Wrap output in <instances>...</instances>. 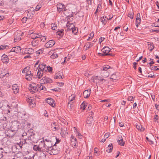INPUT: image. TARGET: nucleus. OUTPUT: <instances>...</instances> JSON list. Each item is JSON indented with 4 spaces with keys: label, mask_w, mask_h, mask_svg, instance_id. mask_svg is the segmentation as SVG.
Segmentation results:
<instances>
[{
    "label": "nucleus",
    "mask_w": 159,
    "mask_h": 159,
    "mask_svg": "<svg viewBox=\"0 0 159 159\" xmlns=\"http://www.w3.org/2000/svg\"><path fill=\"white\" fill-rule=\"evenodd\" d=\"M47 148L46 151L48 153L51 155H55L58 154V150L56 149L55 144L53 146H47Z\"/></svg>",
    "instance_id": "nucleus-1"
},
{
    "label": "nucleus",
    "mask_w": 159,
    "mask_h": 159,
    "mask_svg": "<svg viewBox=\"0 0 159 159\" xmlns=\"http://www.w3.org/2000/svg\"><path fill=\"white\" fill-rule=\"evenodd\" d=\"M111 49L107 47H105L102 50V53H99L98 54L102 56H105L108 55H111V54H108L111 51Z\"/></svg>",
    "instance_id": "nucleus-2"
},
{
    "label": "nucleus",
    "mask_w": 159,
    "mask_h": 159,
    "mask_svg": "<svg viewBox=\"0 0 159 159\" xmlns=\"http://www.w3.org/2000/svg\"><path fill=\"white\" fill-rule=\"evenodd\" d=\"M41 82H43V84H50L52 83V80L50 78L45 76L43 77V78L41 79Z\"/></svg>",
    "instance_id": "nucleus-3"
},
{
    "label": "nucleus",
    "mask_w": 159,
    "mask_h": 159,
    "mask_svg": "<svg viewBox=\"0 0 159 159\" xmlns=\"http://www.w3.org/2000/svg\"><path fill=\"white\" fill-rule=\"evenodd\" d=\"M39 68L38 70H41L43 72H45L47 71V69L46 68V65L43 63H41L39 64V65L38 66Z\"/></svg>",
    "instance_id": "nucleus-4"
},
{
    "label": "nucleus",
    "mask_w": 159,
    "mask_h": 159,
    "mask_svg": "<svg viewBox=\"0 0 159 159\" xmlns=\"http://www.w3.org/2000/svg\"><path fill=\"white\" fill-rule=\"evenodd\" d=\"M57 7L58 12L60 13L61 11H63L64 8H65V6L61 3L58 4L57 5Z\"/></svg>",
    "instance_id": "nucleus-5"
},
{
    "label": "nucleus",
    "mask_w": 159,
    "mask_h": 159,
    "mask_svg": "<svg viewBox=\"0 0 159 159\" xmlns=\"http://www.w3.org/2000/svg\"><path fill=\"white\" fill-rule=\"evenodd\" d=\"M16 134V131L14 130L8 129L7 132V134L8 137L10 138Z\"/></svg>",
    "instance_id": "nucleus-6"
},
{
    "label": "nucleus",
    "mask_w": 159,
    "mask_h": 159,
    "mask_svg": "<svg viewBox=\"0 0 159 159\" xmlns=\"http://www.w3.org/2000/svg\"><path fill=\"white\" fill-rule=\"evenodd\" d=\"M43 143L44 144V145L43 148H41L39 147V146L35 145H34L33 147V149L35 151L39 152H41L42 150H43V149H44V148H45V146H47L44 143V141Z\"/></svg>",
    "instance_id": "nucleus-7"
},
{
    "label": "nucleus",
    "mask_w": 159,
    "mask_h": 159,
    "mask_svg": "<svg viewBox=\"0 0 159 159\" xmlns=\"http://www.w3.org/2000/svg\"><path fill=\"white\" fill-rule=\"evenodd\" d=\"M55 43V42L54 40H50L46 43L45 46L47 48H51L54 45Z\"/></svg>",
    "instance_id": "nucleus-8"
},
{
    "label": "nucleus",
    "mask_w": 159,
    "mask_h": 159,
    "mask_svg": "<svg viewBox=\"0 0 159 159\" xmlns=\"http://www.w3.org/2000/svg\"><path fill=\"white\" fill-rule=\"evenodd\" d=\"M91 114H90L91 116L88 118L87 120H86V123L87 124L89 125H91L93 122V117L92 116V115L93 114V113L92 111H91Z\"/></svg>",
    "instance_id": "nucleus-9"
},
{
    "label": "nucleus",
    "mask_w": 159,
    "mask_h": 159,
    "mask_svg": "<svg viewBox=\"0 0 159 159\" xmlns=\"http://www.w3.org/2000/svg\"><path fill=\"white\" fill-rule=\"evenodd\" d=\"M62 12H63L64 15L67 17L72 16V12L69 10L66 9V8H64V9Z\"/></svg>",
    "instance_id": "nucleus-10"
},
{
    "label": "nucleus",
    "mask_w": 159,
    "mask_h": 159,
    "mask_svg": "<svg viewBox=\"0 0 159 159\" xmlns=\"http://www.w3.org/2000/svg\"><path fill=\"white\" fill-rule=\"evenodd\" d=\"M67 129L65 127L61 128V134L63 137H65L68 134L66 132Z\"/></svg>",
    "instance_id": "nucleus-11"
},
{
    "label": "nucleus",
    "mask_w": 159,
    "mask_h": 159,
    "mask_svg": "<svg viewBox=\"0 0 159 159\" xmlns=\"http://www.w3.org/2000/svg\"><path fill=\"white\" fill-rule=\"evenodd\" d=\"M12 89L13 91V93L15 94H16L19 92V89L17 84H14L12 87Z\"/></svg>",
    "instance_id": "nucleus-12"
},
{
    "label": "nucleus",
    "mask_w": 159,
    "mask_h": 159,
    "mask_svg": "<svg viewBox=\"0 0 159 159\" xmlns=\"http://www.w3.org/2000/svg\"><path fill=\"white\" fill-rule=\"evenodd\" d=\"M91 93V90L89 89L85 90L83 93V95L84 98H87L89 97Z\"/></svg>",
    "instance_id": "nucleus-13"
},
{
    "label": "nucleus",
    "mask_w": 159,
    "mask_h": 159,
    "mask_svg": "<svg viewBox=\"0 0 159 159\" xmlns=\"http://www.w3.org/2000/svg\"><path fill=\"white\" fill-rule=\"evenodd\" d=\"M21 48L20 47H15L12 48L11 52H13L16 53H19L20 52Z\"/></svg>",
    "instance_id": "nucleus-14"
},
{
    "label": "nucleus",
    "mask_w": 159,
    "mask_h": 159,
    "mask_svg": "<svg viewBox=\"0 0 159 159\" xmlns=\"http://www.w3.org/2000/svg\"><path fill=\"white\" fill-rule=\"evenodd\" d=\"M44 73V72L42 71L38 70L37 75H36V78L39 79H41Z\"/></svg>",
    "instance_id": "nucleus-15"
},
{
    "label": "nucleus",
    "mask_w": 159,
    "mask_h": 159,
    "mask_svg": "<svg viewBox=\"0 0 159 159\" xmlns=\"http://www.w3.org/2000/svg\"><path fill=\"white\" fill-rule=\"evenodd\" d=\"M4 69L0 70V78H2L4 76L7 75L8 74L7 76L9 75V73H7Z\"/></svg>",
    "instance_id": "nucleus-16"
},
{
    "label": "nucleus",
    "mask_w": 159,
    "mask_h": 159,
    "mask_svg": "<svg viewBox=\"0 0 159 159\" xmlns=\"http://www.w3.org/2000/svg\"><path fill=\"white\" fill-rule=\"evenodd\" d=\"M94 79V81H95V80H97L98 79V80L99 81L98 82L101 83L102 84L105 83L106 81V80L105 79L102 78L100 77H98V76H96Z\"/></svg>",
    "instance_id": "nucleus-17"
},
{
    "label": "nucleus",
    "mask_w": 159,
    "mask_h": 159,
    "mask_svg": "<svg viewBox=\"0 0 159 159\" xmlns=\"http://www.w3.org/2000/svg\"><path fill=\"white\" fill-rule=\"evenodd\" d=\"M47 102L52 107H54L55 106L54 100L51 98H48L47 100Z\"/></svg>",
    "instance_id": "nucleus-18"
},
{
    "label": "nucleus",
    "mask_w": 159,
    "mask_h": 159,
    "mask_svg": "<svg viewBox=\"0 0 159 159\" xmlns=\"http://www.w3.org/2000/svg\"><path fill=\"white\" fill-rule=\"evenodd\" d=\"M81 108H83L84 110L85 109H87V110H88V109L90 110L91 108V106H90V105L89 104L85 105L83 103L81 105Z\"/></svg>",
    "instance_id": "nucleus-19"
},
{
    "label": "nucleus",
    "mask_w": 159,
    "mask_h": 159,
    "mask_svg": "<svg viewBox=\"0 0 159 159\" xmlns=\"http://www.w3.org/2000/svg\"><path fill=\"white\" fill-rule=\"evenodd\" d=\"M33 75L31 73V72L29 71L26 75V79L28 80H32Z\"/></svg>",
    "instance_id": "nucleus-20"
},
{
    "label": "nucleus",
    "mask_w": 159,
    "mask_h": 159,
    "mask_svg": "<svg viewBox=\"0 0 159 159\" xmlns=\"http://www.w3.org/2000/svg\"><path fill=\"white\" fill-rule=\"evenodd\" d=\"M1 60L3 63L8 62V59L7 55L4 54L1 57Z\"/></svg>",
    "instance_id": "nucleus-21"
},
{
    "label": "nucleus",
    "mask_w": 159,
    "mask_h": 159,
    "mask_svg": "<svg viewBox=\"0 0 159 159\" xmlns=\"http://www.w3.org/2000/svg\"><path fill=\"white\" fill-rule=\"evenodd\" d=\"M113 146L112 144H110L108 146L107 148L106 151L108 152H110L112 150Z\"/></svg>",
    "instance_id": "nucleus-22"
},
{
    "label": "nucleus",
    "mask_w": 159,
    "mask_h": 159,
    "mask_svg": "<svg viewBox=\"0 0 159 159\" xmlns=\"http://www.w3.org/2000/svg\"><path fill=\"white\" fill-rule=\"evenodd\" d=\"M120 139L118 140V142L119 144L121 146H124L125 144V142L123 140L122 137H121Z\"/></svg>",
    "instance_id": "nucleus-23"
},
{
    "label": "nucleus",
    "mask_w": 159,
    "mask_h": 159,
    "mask_svg": "<svg viewBox=\"0 0 159 159\" xmlns=\"http://www.w3.org/2000/svg\"><path fill=\"white\" fill-rule=\"evenodd\" d=\"M63 30H60L57 32V34L59 35V36L61 37L63 35Z\"/></svg>",
    "instance_id": "nucleus-24"
},
{
    "label": "nucleus",
    "mask_w": 159,
    "mask_h": 159,
    "mask_svg": "<svg viewBox=\"0 0 159 159\" xmlns=\"http://www.w3.org/2000/svg\"><path fill=\"white\" fill-rule=\"evenodd\" d=\"M68 26L69 25H68V28L67 29V30L68 31H72V29L74 27V25L73 24H71L69 26Z\"/></svg>",
    "instance_id": "nucleus-25"
},
{
    "label": "nucleus",
    "mask_w": 159,
    "mask_h": 159,
    "mask_svg": "<svg viewBox=\"0 0 159 159\" xmlns=\"http://www.w3.org/2000/svg\"><path fill=\"white\" fill-rule=\"evenodd\" d=\"M21 35L19 34L18 36H15L14 39L15 42L18 41H20L21 39Z\"/></svg>",
    "instance_id": "nucleus-26"
},
{
    "label": "nucleus",
    "mask_w": 159,
    "mask_h": 159,
    "mask_svg": "<svg viewBox=\"0 0 159 159\" xmlns=\"http://www.w3.org/2000/svg\"><path fill=\"white\" fill-rule=\"evenodd\" d=\"M136 128L138 130H140L141 131H143L144 129L143 128V126L141 125H137Z\"/></svg>",
    "instance_id": "nucleus-27"
},
{
    "label": "nucleus",
    "mask_w": 159,
    "mask_h": 159,
    "mask_svg": "<svg viewBox=\"0 0 159 159\" xmlns=\"http://www.w3.org/2000/svg\"><path fill=\"white\" fill-rule=\"evenodd\" d=\"M77 143V140H71V144L72 146H75L76 145V144Z\"/></svg>",
    "instance_id": "nucleus-28"
},
{
    "label": "nucleus",
    "mask_w": 159,
    "mask_h": 159,
    "mask_svg": "<svg viewBox=\"0 0 159 159\" xmlns=\"http://www.w3.org/2000/svg\"><path fill=\"white\" fill-rule=\"evenodd\" d=\"M92 46V44L90 43H87L84 46V47L86 48V50H87L88 48Z\"/></svg>",
    "instance_id": "nucleus-29"
},
{
    "label": "nucleus",
    "mask_w": 159,
    "mask_h": 159,
    "mask_svg": "<svg viewBox=\"0 0 159 159\" xmlns=\"http://www.w3.org/2000/svg\"><path fill=\"white\" fill-rule=\"evenodd\" d=\"M26 51H27V53L29 54H31L34 52V50L31 48H28Z\"/></svg>",
    "instance_id": "nucleus-30"
},
{
    "label": "nucleus",
    "mask_w": 159,
    "mask_h": 159,
    "mask_svg": "<svg viewBox=\"0 0 159 159\" xmlns=\"http://www.w3.org/2000/svg\"><path fill=\"white\" fill-rule=\"evenodd\" d=\"M38 88H39L40 89L43 90H46V88L41 84H38Z\"/></svg>",
    "instance_id": "nucleus-31"
},
{
    "label": "nucleus",
    "mask_w": 159,
    "mask_h": 159,
    "mask_svg": "<svg viewBox=\"0 0 159 159\" xmlns=\"http://www.w3.org/2000/svg\"><path fill=\"white\" fill-rule=\"evenodd\" d=\"M148 49L150 51H152L154 48L153 46L152 43H150L148 45Z\"/></svg>",
    "instance_id": "nucleus-32"
},
{
    "label": "nucleus",
    "mask_w": 159,
    "mask_h": 159,
    "mask_svg": "<svg viewBox=\"0 0 159 159\" xmlns=\"http://www.w3.org/2000/svg\"><path fill=\"white\" fill-rule=\"evenodd\" d=\"M117 77L115 74H113L112 75L110 78V79L114 80H117Z\"/></svg>",
    "instance_id": "nucleus-33"
},
{
    "label": "nucleus",
    "mask_w": 159,
    "mask_h": 159,
    "mask_svg": "<svg viewBox=\"0 0 159 159\" xmlns=\"http://www.w3.org/2000/svg\"><path fill=\"white\" fill-rule=\"evenodd\" d=\"M58 57V55L56 53H54L50 56V57L52 59H54Z\"/></svg>",
    "instance_id": "nucleus-34"
},
{
    "label": "nucleus",
    "mask_w": 159,
    "mask_h": 159,
    "mask_svg": "<svg viewBox=\"0 0 159 159\" xmlns=\"http://www.w3.org/2000/svg\"><path fill=\"white\" fill-rule=\"evenodd\" d=\"M36 36L35 35V34L32 33L30 35V37L33 39H35L36 38Z\"/></svg>",
    "instance_id": "nucleus-35"
},
{
    "label": "nucleus",
    "mask_w": 159,
    "mask_h": 159,
    "mask_svg": "<svg viewBox=\"0 0 159 159\" xmlns=\"http://www.w3.org/2000/svg\"><path fill=\"white\" fill-rule=\"evenodd\" d=\"M34 101L33 99H32L31 97L28 98L27 99V101L29 102V103H30L31 104H33V103Z\"/></svg>",
    "instance_id": "nucleus-36"
},
{
    "label": "nucleus",
    "mask_w": 159,
    "mask_h": 159,
    "mask_svg": "<svg viewBox=\"0 0 159 159\" xmlns=\"http://www.w3.org/2000/svg\"><path fill=\"white\" fill-rule=\"evenodd\" d=\"M27 134L26 132L23 133L22 135V136L23 138V139L25 140V142L26 141V140L28 138L29 139V138L26 137L25 136H26Z\"/></svg>",
    "instance_id": "nucleus-37"
},
{
    "label": "nucleus",
    "mask_w": 159,
    "mask_h": 159,
    "mask_svg": "<svg viewBox=\"0 0 159 159\" xmlns=\"http://www.w3.org/2000/svg\"><path fill=\"white\" fill-rule=\"evenodd\" d=\"M110 67L108 65L104 66L102 69V70L104 71H107L108 69H109Z\"/></svg>",
    "instance_id": "nucleus-38"
},
{
    "label": "nucleus",
    "mask_w": 159,
    "mask_h": 159,
    "mask_svg": "<svg viewBox=\"0 0 159 159\" xmlns=\"http://www.w3.org/2000/svg\"><path fill=\"white\" fill-rule=\"evenodd\" d=\"M75 96H73L72 95H71L70 96L68 99L69 101V102L72 103V102L75 99Z\"/></svg>",
    "instance_id": "nucleus-39"
},
{
    "label": "nucleus",
    "mask_w": 159,
    "mask_h": 159,
    "mask_svg": "<svg viewBox=\"0 0 159 159\" xmlns=\"http://www.w3.org/2000/svg\"><path fill=\"white\" fill-rule=\"evenodd\" d=\"M30 87L31 89H32V90H35V91H37L38 90V89L37 87L33 86L32 85H31Z\"/></svg>",
    "instance_id": "nucleus-40"
},
{
    "label": "nucleus",
    "mask_w": 159,
    "mask_h": 159,
    "mask_svg": "<svg viewBox=\"0 0 159 159\" xmlns=\"http://www.w3.org/2000/svg\"><path fill=\"white\" fill-rule=\"evenodd\" d=\"M133 12L132 11H131L129 13L128 16L130 17L131 19H132L133 18Z\"/></svg>",
    "instance_id": "nucleus-41"
},
{
    "label": "nucleus",
    "mask_w": 159,
    "mask_h": 159,
    "mask_svg": "<svg viewBox=\"0 0 159 159\" xmlns=\"http://www.w3.org/2000/svg\"><path fill=\"white\" fill-rule=\"evenodd\" d=\"M52 29L53 30H55L57 28V26L55 24H52L51 25Z\"/></svg>",
    "instance_id": "nucleus-42"
},
{
    "label": "nucleus",
    "mask_w": 159,
    "mask_h": 159,
    "mask_svg": "<svg viewBox=\"0 0 159 159\" xmlns=\"http://www.w3.org/2000/svg\"><path fill=\"white\" fill-rule=\"evenodd\" d=\"M94 35V33L93 32H92L90 34V36L89 37V38L87 40H89L90 39H92Z\"/></svg>",
    "instance_id": "nucleus-43"
},
{
    "label": "nucleus",
    "mask_w": 159,
    "mask_h": 159,
    "mask_svg": "<svg viewBox=\"0 0 159 159\" xmlns=\"http://www.w3.org/2000/svg\"><path fill=\"white\" fill-rule=\"evenodd\" d=\"M55 126H56V125H55V122L51 124V129L53 131H54V129L55 128L54 127H55Z\"/></svg>",
    "instance_id": "nucleus-44"
},
{
    "label": "nucleus",
    "mask_w": 159,
    "mask_h": 159,
    "mask_svg": "<svg viewBox=\"0 0 159 159\" xmlns=\"http://www.w3.org/2000/svg\"><path fill=\"white\" fill-rule=\"evenodd\" d=\"M140 22L141 19H139L138 20H136V25L137 27L140 24Z\"/></svg>",
    "instance_id": "nucleus-45"
},
{
    "label": "nucleus",
    "mask_w": 159,
    "mask_h": 159,
    "mask_svg": "<svg viewBox=\"0 0 159 159\" xmlns=\"http://www.w3.org/2000/svg\"><path fill=\"white\" fill-rule=\"evenodd\" d=\"M146 139L149 142L150 144H152L153 143V142L151 139H149L148 137H146Z\"/></svg>",
    "instance_id": "nucleus-46"
},
{
    "label": "nucleus",
    "mask_w": 159,
    "mask_h": 159,
    "mask_svg": "<svg viewBox=\"0 0 159 159\" xmlns=\"http://www.w3.org/2000/svg\"><path fill=\"white\" fill-rule=\"evenodd\" d=\"M72 107L73 106L72 104V103L68 102V108L70 109H71L72 108Z\"/></svg>",
    "instance_id": "nucleus-47"
},
{
    "label": "nucleus",
    "mask_w": 159,
    "mask_h": 159,
    "mask_svg": "<svg viewBox=\"0 0 159 159\" xmlns=\"http://www.w3.org/2000/svg\"><path fill=\"white\" fill-rule=\"evenodd\" d=\"M62 79V76L61 75H58V74H56V76L55 77V79Z\"/></svg>",
    "instance_id": "nucleus-48"
},
{
    "label": "nucleus",
    "mask_w": 159,
    "mask_h": 159,
    "mask_svg": "<svg viewBox=\"0 0 159 159\" xmlns=\"http://www.w3.org/2000/svg\"><path fill=\"white\" fill-rule=\"evenodd\" d=\"M101 7H102V6H101V5H100V4H98V6L97 9V10L95 12V13H96L97 11L98 10H99L100 9H101Z\"/></svg>",
    "instance_id": "nucleus-49"
},
{
    "label": "nucleus",
    "mask_w": 159,
    "mask_h": 159,
    "mask_svg": "<svg viewBox=\"0 0 159 159\" xmlns=\"http://www.w3.org/2000/svg\"><path fill=\"white\" fill-rule=\"evenodd\" d=\"M40 38L41 39V40L43 42L45 41L46 40V38L45 36H41Z\"/></svg>",
    "instance_id": "nucleus-50"
},
{
    "label": "nucleus",
    "mask_w": 159,
    "mask_h": 159,
    "mask_svg": "<svg viewBox=\"0 0 159 159\" xmlns=\"http://www.w3.org/2000/svg\"><path fill=\"white\" fill-rule=\"evenodd\" d=\"M52 90H53L55 91L59 92L60 91V89L59 88H55L54 89H51Z\"/></svg>",
    "instance_id": "nucleus-51"
},
{
    "label": "nucleus",
    "mask_w": 159,
    "mask_h": 159,
    "mask_svg": "<svg viewBox=\"0 0 159 159\" xmlns=\"http://www.w3.org/2000/svg\"><path fill=\"white\" fill-rule=\"evenodd\" d=\"M71 32L72 33H74L75 34V33H76V29L74 27L73 28Z\"/></svg>",
    "instance_id": "nucleus-52"
},
{
    "label": "nucleus",
    "mask_w": 159,
    "mask_h": 159,
    "mask_svg": "<svg viewBox=\"0 0 159 159\" xmlns=\"http://www.w3.org/2000/svg\"><path fill=\"white\" fill-rule=\"evenodd\" d=\"M41 7L39 5H38L36 6L35 10L36 11H38L39 10Z\"/></svg>",
    "instance_id": "nucleus-53"
},
{
    "label": "nucleus",
    "mask_w": 159,
    "mask_h": 159,
    "mask_svg": "<svg viewBox=\"0 0 159 159\" xmlns=\"http://www.w3.org/2000/svg\"><path fill=\"white\" fill-rule=\"evenodd\" d=\"M46 68L47 69V70H48L49 72H51L52 70V67L47 66Z\"/></svg>",
    "instance_id": "nucleus-54"
},
{
    "label": "nucleus",
    "mask_w": 159,
    "mask_h": 159,
    "mask_svg": "<svg viewBox=\"0 0 159 159\" xmlns=\"http://www.w3.org/2000/svg\"><path fill=\"white\" fill-rule=\"evenodd\" d=\"M27 18L26 17H24L23 18V19H22V22L23 23H25L27 20Z\"/></svg>",
    "instance_id": "nucleus-55"
},
{
    "label": "nucleus",
    "mask_w": 159,
    "mask_h": 159,
    "mask_svg": "<svg viewBox=\"0 0 159 159\" xmlns=\"http://www.w3.org/2000/svg\"><path fill=\"white\" fill-rule=\"evenodd\" d=\"M3 89H2L1 88H0V96H3Z\"/></svg>",
    "instance_id": "nucleus-56"
},
{
    "label": "nucleus",
    "mask_w": 159,
    "mask_h": 159,
    "mask_svg": "<svg viewBox=\"0 0 159 159\" xmlns=\"http://www.w3.org/2000/svg\"><path fill=\"white\" fill-rule=\"evenodd\" d=\"M136 20H138L139 19H140V15L139 13H138L137 15V18L136 19Z\"/></svg>",
    "instance_id": "nucleus-57"
},
{
    "label": "nucleus",
    "mask_w": 159,
    "mask_h": 159,
    "mask_svg": "<svg viewBox=\"0 0 159 159\" xmlns=\"http://www.w3.org/2000/svg\"><path fill=\"white\" fill-rule=\"evenodd\" d=\"M148 75L147 76L148 77H151V78H153L154 76V75L153 74V75H152V74H149V73H148Z\"/></svg>",
    "instance_id": "nucleus-58"
},
{
    "label": "nucleus",
    "mask_w": 159,
    "mask_h": 159,
    "mask_svg": "<svg viewBox=\"0 0 159 159\" xmlns=\"http://www.w3.org/2000/svg\"><path fill=\"white\" fill-rule=\"evenodd\" d=\"M36 54L39 55L41 54V53H42V51L41 50H39L38 51L36 52Z\"/></svg>",
    "instance_id": "nucleus-59"
},
{
    "label": "nucleus",
    "mask_w": 159,
    "mask_h": 159,
    "mask_svg": "<svg viewBox=\"0 0 159 159\" xmlns=\"http://www.w3.org/2000/svg\"><path fill=\"white\" fill-rule=\"evenodd\" d=\"M109 135H110V133H107L105 134L104 137L105 138H106L107 139L109 137Z\"/></svg>",
    "instance_id": "nucleus-60"
},
{
    "label": "nucleus",
    "mask_w": 159,
    "mask_h": 159,
    "mask_svg": "<svg viewBox=\"0 0 159 159\" xmlns=\"http://www.w3.org/2000/svg\"><path fill=\"white\" fill-rule=\"evenodd\" d=\"M29 68H30L29 67H26L24 69V70H25V71L26 72H29L28 71L29 70Z\"/></svg>",
    "instance_id": "nucleus-61"
},
{
    "label": "nucleus",
    "mask_w": 159,
    "mask_h": 159,
    "mask_svg": "<svg viewBox=\"0 0 159 159\" xmlns=\"http://www.w3.org/2000/svg\"><path fill=\"white\" fill-rule=\"evenodd\" d=\"M157 66H153L151 68V70H157Z\"/></svg>",
    "instance_id": "nucleus-62"
},
{
    "label": "nucleus",
    "mask_w": 159,
    "mask_h": 159,
    "mask_svg": "<svg viewBox=\"0 0 159 159\" xmlns=\"http://www.w3.org/2000/svg\"><path fill=\"white\" fill-rule=\"evenodd\" d=\"M31 57L29 54H28L27 55L25 56L24 57V58L25 59H26V58H30Z\"/></svg>",
    "instance_id": "nucleus-63"
},
{
    "label": "nucleus",
    "mask_w": 159,
    "mask_h": 159,
    "mask_svg": "<svg viewBox=\"0 0 159 159\" xmlns=\"http://www.w3.org/2000/svg\"><path fill=\"white\" fill-rule=\"evenodd\" d=\"M105 39L104 38H102V37H101L99 39V42L100 43L103 40Z\"/></svg>",
    "instance_id": "nucleus-64"
}]
</instances>
